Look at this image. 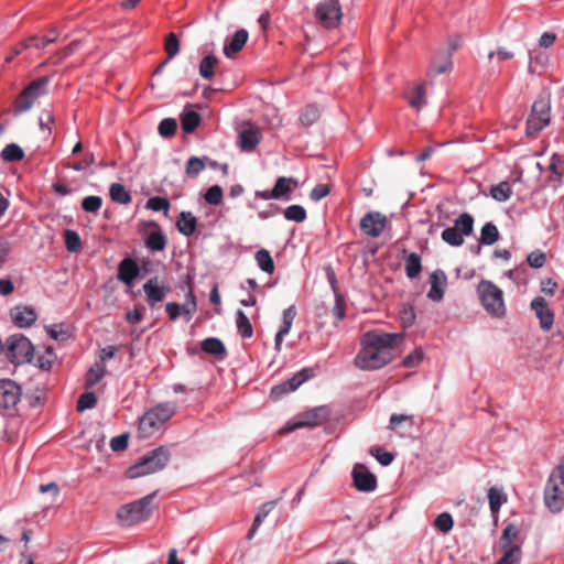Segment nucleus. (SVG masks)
Listing matches in <instances>:
<instances>
[{
    "mask_svg": "<svg viewBox=\"0 0 564 564\" xmlns=\"http://www.w3.org/2000/svg\"><path fill=\"white\" fill-rule=\"evenodd\" d=\"M23 156H24L23 150L21 149V147H19L15 143H10V144L6 145L1 152V158L8 162L20 161L23 159Z\"/></svg>",
    "mask_w": 564,
    "mask_h": 564,
    "instance_id": "c03bdc74",
    "label": "nucleus"
},
{
    "mask_svg": "<svg viewBox=\"0 0 564 564\" xmlns=\"http://www.w3.org/2000/svg\"><path fill=\"white\" fill-rule=\"evenodd\" d=\"M549 169L553 174L561 177L564 173V160H562L558 155L554 154L552 156Z\"/></svg>",
    "mask_w": 564,
    "mask_h": 564,
    "instance_id": "774afa93",
    "label": "nucleus"
},
{
    "mask_svg": "<svg viewBox=\"0 0 564 564\" xmlns=\"http://www.w3.org/2000/svg\"><path fill=\"white\" fill-rule=\"evenodd\" d=\"M544 501L552 512H558L564 508V485L550 475L544 489Z\"/></svg>",
    "mask_w": 564,
    "mask_h": 564,
    "instance_id": "f8f14e48",
    "label": "nucleus"
},
{
    "mask_svg": "<svg viewBox=\"0 0 564 564\" xmlns=\"http://www.w3.org/2000/svg\"><path fill=\"white\" fill-rule=\"evenodd\" d=\"M297 186V182L292 177L281 176L273 186V194L276 199H290L291 193Z\"/></svg>",
    "mask_w": 564,
    "mask_h": 564,
    "instance_id": "5701e85b",
    "label": "nucleus"
},
{
    "mask_svg": "<svg viewBox=\"0 0 564 564\" xmlns=\"http://www.w3.org/2000/svg\"><path fill=\"white\" fill-rule=\"evenodd\" d=\"M499 236L497 226L489 221L482 226L479 241L481 245L491 246L499 240Z\"/></svg>",
    "mask_w": 564,
    "mask_h": 564,
    "instance_id": "c85d7f7f",
    "label": "nucleus"
},
{
    "mask_svg": "<svg viewBox=\"0 0 564 564\" xmlns=\"http://www.w3.org/2000/svg\"><path fill=\"white\" fill-rule=\"evenodd\" d=\"M312 376L313 370L310 368H305L299 371L292 378L281 382L280 384L274 386L271 389V397L274 400H279L284 394L295 391L302 383L308 380Z\"/></svg>",
    "mask_w": 564,
    "mask_h": 564,
    "instance_id": "ddd939ff",
    "label": "nucleus"
},
{
    "mask_svg": "<svg viewBox=\"0 0 564 564\" xmlns=\"http://www.w3.org/2000/svg\"><path fill=\"white\" fill-rule=\"evenodd\" d=\"M64 238L66 249L69 252H78L82 249V239L75 230H65Z\"/></svg>",
    "mask_w": 564,
    "mask_h": 564,
    "instance_id": "49530a36",
    "label": "nucleus"
},
{
    "mask_svg": "<svg viewBox=\"0 0 564 564\" xmlns=\"http://www.w3.org/2000/svg\"><path fill=\"white\" fill-rule=\"evenodd\" d=\"M200 348L204 352L213 355L219 359H224L227 354L224 343L216 337H209L204 339L200 343Z\"/></svg>",
    "mask_w": 564,
    "mask_h": 564,
    "instance_id": "bb28decb",
    "label": "nucleus"
},
{
    "mask_svg": "<svg viewBox=\"0 0 564 564\" xmlns=\"http://www.w3.org/2000/svg\"><path fill=\"white\" fill-rule=\"evenodd\" d=\"M315 18L325 29H335L339 25L343 12L338 0H323L315 8Z\"/></svg>",
    "mask_w": 564,
    "mask_h": 564,
    "instance_id": "9d476101",
    "label": "nucleus"
},
{
    "mask_svg": "<svg viewBox=\"0 0 564 564\" xmlns=\"http://www.w3.org/2000/svg\"><path fill=\"white\" fill-rule=\"evenodd\" d=\"M319 117L321 110L318 109V107L315 105H307L303 109L300 120L304 126L310 127L313 123H315L319 119Z\"/></svg>",
    "mask_w": 564,
    "mask_h": 564,
    "instance_id": "79ce46f5",
    "label": "nucleus"
},
{
    "mask_svg": "<svg viewBox=\"0 0 564 564\" xmlns=\"http://www.w3.org/2000/svg\"><path fill=\"white\" fill-rule=\"evenodd\" d=\"M502 549L505 550V554L497 564H519L521 558L520 546L511 545Z\"/></svg>",
    "mask_w": 564,
    "mask_h": 564,
    "instance_id": "37998d69",
    "label": "nucleus"
},
{
    "mask_svg": "<svg viewBox=\"0 0 564 564\" xmlns=\"http://www.w3.org/2000/svg\"><path fill=\"white\" fill-rule=\"evenodd\" d=\"M421 269V257L415 252L410 253L405 260L406 276L409 279L416 278L420 274Z\"/></svg>",
    "mask_w": 564,
    "mask_h": 564,
    "instance_id": "f704fd0d",
    "label": "nucleus"
},
{
    "mask_svg": "<svg viewBox=\"0 0 564 564\" xmlns=\"http://www.w3.org/2000/svg\"><path fill=\"white\" fill-rule=\"evenodd\" d=\"M388 223L386 215L380 212H369L360 220V229L365 235L377 238L379 237Z\"/></svg>",
    "mask_w": 564,
    "mask_h": 564,
    "instance_id": "2eb2a0df",
    "label": "nucleus"
},
{
    "mask_svg": "<svg viewBox=\"0 0 564 564\" xmlns=\"http://www.w3.org/2000/svg\"><path fill=\"white\" fill-rule=\"evenodd\" d=\"M22 395L21 387L11 379L0 380V409H13Z\"/></svg>",
    "mask_w": 564,
    "mask_h": 564,
    "instance_id": "4468645a",
    "label": "nucleus"
},
{
    "mask_svg": "<svg viewBox=\"0 0 564 564\" xmlns=\"http://www.w3.org/2000/svg\"><path fill=\"white\" fill-rule=\"evenodd\" d=\"M140 273L138 263L131 259H123L118 267V279L126 284H130Z\"/></svg>",
    "mask_w": 564,
    "mask_h": 564,
    "instance_id": "412c9836",
    "label": "nucleus"
},
{
    "mask_svg": "<svg viewBox=\"0 0 564 564\" xmlns=\"http://www.w3.org/2000/svg\"><path fill=\"white\" fill-rule=\"evenodd\" d=\"M12 318L19 327H29L36 321V314L33 308L28 306H17L11 312Z\"/></svg>",
    "mask_w": 564,
    "mask_h": 564,
    "instance_id": "b1692460",
    "label": "nucleus"
},
{
    "mask_svg": "<svg viewBox=\"0 0 564 564\" xmlns=\"http://www.w3.org/2000/svg\"><path fill=\"white\" fill-rule=\"evenodd\" d=\"M403 333L368 332L362 338V348L355 358V365L361 370H376L392 360L391 349L403 339Z\"/></svg>",
    "mask_w": 564,
    "mask_h": 564,
    "instance_id": "f257e3e1",
    "label": "nucleus"
},
{
    "mask_svg": "<svg viewBox=\"0 0 564 564\" xmlns=\"http://www.w3.org/2000/svg\"><path fill=\"white\" fill-rule=\"evenodd\" d=\"M249 34L247 30L240 29L235 32L229 43L224 46V54L228 58H232L238 52H240L248 41Z\"/></svg>",
    "mask_w": 564,
    "mask_h": 564,
    "instance_id": "aec40b11",
    "label": "nucleus"
},
{
    "mask_svg": "<svg viewBox=\"0 0 564 564\" xmlns=\"http://www.w3.org/2000/svg\"><path fill=\"white\" fill-rule=\"evenodd\" d=\"M274 508V502H267L262 506L260 511L254 517L253 523L251 525V529L247 535V538L250 540L256 534L258 528L261 525L263 519L271 512V510Z\"/></svg>",
    "mask_w": 564,
    "mask_h": 564,
    "instance_id": "58836bf2",
    "label": "nucleus"
},
{
    "mask_svg": "<svg viewBox=\"0 0 564 564\" xmlns=\"http://www.w3.org/2000/svg\"><path fill=\"white\" fill-rule=\"evenodd\" d=\"M156 492L149 494L143 498L127 503L119 508L117 518L124 527H131L147 520L152 513V501Z\"/></svg>",
    "mask_w": 564,
    "mask_h": 564,
    "instance_id": "20e7f679",
    "label": "nucleus"
},
{
    "mask_svg": "<svg viewBox=\"0 0 564 564\" xmlns=\"http://www.w3.org/2000/svg\"><path fill=\"white\" fill-rule=\"evenodd\" d=\"M512 194L511 185L503 181L497 185L491 186L490 195L494 199L498 202H506L510 198Z\"/></svg>",
    "mask_w": 564,
    "mask_h": 564,
    "instance_id": "c9c22d12",
    "label": "nucleus"
},
{
    "mask_svg": "<svg viewBox=\"0 0 564 564\" xmlns=\"http://www.w3.org/2000/svg\"><path fill=\"white\" fill-rule=\"evenodd\" d=\"M551 120V102L549 97L540 96L532 105L531 113L527 120L528 135L539 133L549 126Z\"/></svg>",
    "mask_w": 564,
    "mask_h": 564,
    "instance_id": "6e6552de",
    "label": "nucleus"
},
{
    "mask_svg": "<svg viewBox=\"0 0 564 564\" xmlns=\"http://www.w3.org/2000/svg\"><path fill=\"white\" fill-rule=\"evenodd\" d=\"M205 169V163L202 159L197 156H192L188 159L186 164V174L188 176L195 177Z\"/></svg>",
    "mask_w": 564,
    "mask_h": 564,
    "instance_id": "864d4df0",
    "label": "nucleus"
},
{
    "mask_svg": "<svg viewBox=\"0 0 564 564\" xmlns=\"http://www.w3.org/2000/svg\"><path fill=\"white\" fill-rule=\"evenodd\" d=\"M327 420V412L323 408L313 409L303 413L299 419L288 422L280 431L279 434L284 435L297 429L305 426H316Z\"/></svg>",
    "mask_w": 564,
    "mask_h": 564,
    "instance_id": "9b49d317",
    "label": "nucleus"
},
{
    "mask_svg": "<svg viewBox=\"0 0 564 564\" xmlns=\"http://www.w3.org/2000/svg\"><path fill=\"white\" fill-rule=\"evenodd\" d=\"M284 217L288 220H291V221L303 223L306 219L307 214H306V210H305V208L303 206H301V205H291V206L285 208Z\"/></svg>",
    "mask_w": 564,
    "mask_h": 564,
    "instance_id": "a18cd8bd",
    "label": "nucleus"
},
{
    "mask_svg": "<svg viewBox=\"0 0 564 564\" xmlns=\"http://www.w3.org/2000/svg\"><path fill=\"white\" fill-rule=\"evenodd\" d=\"M530 307L535 313L541 329L544 332L551 330L554 324V313L549 307L546 300L542 296H538L532 300Z\"/></svg>",
    "mask_w": 564,
    "mask_h": 564,
    "instance_id": "f3484780",
    "label": "nucleus"
},
{
    "mask_svg": "<svg viewBox=\"0 0 564 564\" xmlns=\"http://www.w3.org/2000/svg\"><path fill=\"white\" fill-rule=\"evenodd\" d=\"M218 59L215 55L205 56L199 64V75L205 79H210L215 74V67Z\"/></svg>",
    "mask_w": 564,
    "mask_h": 564,
    "instance_id": "e433bc0d",
    "label": "nucleus"
},
{
    "mask_svg": "<svg viewBox=\"0 0 564 564\" xmlns=\"http://www.w3.org/2000/svg\"><path fill=\"white\" fill-rule=\"evenodd\" d=\"M170 291L171 288L160 281L158 276L149 279L143 284V292L145 294L147 302L151 307H154L156 303L162 302Z\"/></svg>",
    "mask_w": 564,
    "mask_h": 564,
    "instance_id": "dca6fc26",
    "label": "nucleus"
},
{
    "mask_svg": "<svg viewBox=\"0 0 564 564\" xmlns=\"http://www.w3.org/2000/svg\"><path fill=\"white\" fill-rule=\"evenodd\" d=\"M423 359V352L420 349L413 350L403 359V366L406 368L416 367Z\"/></svg>",
    "mask_w": 564,
    "mask_h": 564,
    "instance_id": "69168bd1",
    "label": "nucleus"
},
{
    "mask_svg": "<svg viewBox=\"0 0 564 564\" xmlns=\"http://www.w3.org/2000/svg\"><path fill=\"white\" fill-rule=\"evenodd\" d=\"M256 261L259 265V268L269 274H272L274 272V262L270 254V252L265 249H261L256 252Z\"/></svg>",
    "mask_w": 564,
    "mask_h": 564,
    "instance_id": "473e14b6",
    "label": "nucleus"
},
{
    "mask_svg": "<svg viewBox=\"0 0 564 564\" xmlns=\"http://www.w3.org/2000/svg\"><path fill=\"white\" fill-rule=\"evenodd\" d=\"M170 206L171 205L169 199L159 196L151 197L147 203V207L149 209H152L154 212L163 210L165 214L169 212Z\"/></svg>",
    "mask_w": 564,
    "mask_h": 564,
    "instance_id": "6e6d98bb",
    "label": "nucleus"
},
{
    "mask_svg": "<svg viewBox=\"0 0 564 564\" xmlns=\"http://www.w3.org/2000/svg\"><path fill=\"white\" fill-rule=\"evenodd\" d=\"M261 139V132L257 127L245 129L239 134V145L242 151L250 152L256 149Z\"/></svg>",
    "mask_w": 564,
    "mask_h": 564,
    "instance_id": "4be33fe9",
    "label": "nucleus"
},
{
    "mask_svg": "<svg viewBox=\"0 0 564 564\" xmlns=\"http://www.w3.org/2000/svg\"><path fill=\"white\" fill-rule=\"evenodd\" d=\"M170 457L169 449L160 446L142 456L134 465L129 467L127 475L133 479L158 473L167 465Z\"/></svg>",
    "mask_w": 564,
    "mask_h": 564,
    "instance_id": "f03ea898",
    "label": "nucleus"
},
{
    "mask_svg": "<svg viewBox=\"0 0 564 564\" xmlns=\"http://www.w3.org/2000/svg\"><path fill=\"white\" fill-rule=\"evenodd\" d=\"M58 33L56 30L52 29L47 35L45 36H39V35H32L29 37L30 43L35 48H44L47 45L54 43L57 40Z\"/></svg>",
    "mask_w": 564,
    "mask_h": 564,
    "instance_id": "a19ab883",
    "label": "nucleus"
},
{
    "mask_svg": "<svg viewBox=\"0 0 564 564\" xmlns=\"http://www.w3.org/2000/svg\"><path fill=\"white\" fill-rule=\"evenodd\" d=\"M454 524L453 518L449 513L443 512L434 520V527L443 533H447L452 530Z\"/></svg>",
    "mask_w": 564,
    "mask_h": 564,
    "instance_id": "09e8293b",
    "label": "nucleus"
},
{
    "mask_svg": "<svg viewBox=\"0 0 564 564\" xmlns=\"http://www.w3.org/2000/svg\"><path fill=\"white\" fill-rule=\"evenodd\" d=\"M408 422L410 427L413 426V417L410 415L404 414H392L390 416V424L389 427L393 431H397L398 427L402 424Z\"/></svg>",
    "mask_w": 564,
    "mask_h": 564,
    "instance_id": "0e129e2a",
    "label": "nucleus"
},
{
    "mask_svg": "<svg viewBox=\"0 0 564 564\" xmlns=\"http://www.w3.org/2000/svg\"><path fill=\"white\" fill-rule=\"evenodd\" d=\"M527 261L531 268L540 269L545 264L546 256L544 252L536 250L532 251L528 258Z\"/></svg>",
    "mask_w": 564,
    "mask_h": 564,
    "instance_id": "052dcab7",
    "label": "nucleus"
},
{
    "mask_svg": "<svg viewBox=\"0 0 564 564\" xmlns=\"http://www.w3.org/2000/svg\"><path fill=\"white\" fill-rule=\"evenodd\" d=\"M97 403V398L93 392L83 393L77 401V411L83 412L88 409H93Z\"/></svg>",
    "mask_w": 564,
    "mask_h": 564,
    "instance_id": "603ef678",
    "label": "nucleus"
},
{
    "mask_svg": "<svg viewBox=\"0 0 564 564\" xmlns=\"http://www.w3.org/2000/svg\"><path fill=\"white\" fill-rule=\"evenodd\" d=\"M177 230L188 237L194 234L197 227V219L191 212H181L176 220Z\"/></svg>",
    "mask_w": 564,
    "mask_h": 564,
    "instance_id": "a878e982",
    "label": "nucleus"
},
{
    "mask_svg": "<svg viewBox=\"0 0 564 564\" xmlns=\"http://www.w3.org/2000/svg\"><path fill=\"white\" fill-rule=\"evenodd\" d=\"M48 335L55 340H65L69 338L70 333L63 324L53 325L48 328Z\"/></svg>",
    "mask_w": 564,
    "mask_h": 564,
    "instance_id": "680f3d73",
    "label": "nucleus"
},
{
    "mask_svg": "<svg viewBox=\"0 0 564 564\" xmlns=\"http://www.w3.org/2000/svg\"><path fill=\"white\" fill-rule=\"evenodd\" d=\"M177 129L176 120L173 118H165L159 124V133L164 138H171L175 134Z\"/></svg>",
    "mask_w": 564,
    "mask_h": 564,
    "instance_id": "3c124183",
    "label": "nucleus"
},
{
    "mask_svg": "<svg viewBox=\"0 0 564 564\" xmlns=\"http://www.w3.org/2000/svg\"><path fill=\"white\" fill-rule=\"evenodd\" d=\"M33 345L22 334L10 336L4 345L6 357L15 365L29 362L33 358Z\"/></svg>",
    "mask_w": 564,
    "mask_h": 564,
    "instance_id": "0eeeda50",
    "label": "nucleus"
},
{
    "mask_svg": "<svg viewBox=\"0 0 564 564\" xmlns=\"http://www.w3.org/2000/svg\"><path fill=\"white\" fill-rule=\"evenodd\" d=\"M102 206V198L100 196L90 195L82 200V208L87 213H97Z\"/></svg>",
    "mask_w": 564,
    "mask_h": 564,
    "instance_id": "8fccbe9b",
    "label": "nucleus"
},
{
    "mask_svg": "<svg viewBox=\"0 0 564 564\" xmlns=\"http://www.w3.org/2000/svg\"><path fill=\"white\" fill-rule=\"evenodd\" d=\"M187 302L183 305H181L182 314H185L188 316V319L193 316V314L196 312L197 304H196V297L194 295V292L192 288H189L187 292Z\"/></svg>",
    "mask_w": 564,
    "mask_h": 564,
    "instance_id": "13d9d810",
    "label": "nucleus"
},
{
    "mask_svg": "<svg viewBox=\"0 0 564 564\" xmlns=\"http://www.w3.org/2000/svg\"><path fill=\"white\" fill-rule=\"evenodd\" d=\"M453 67V61L451 57V53L441 52L437 57L431 63L430 66V76L442 75L447 72H451Z\"/></svg>",
    "mask_w": 564,
    "mask_h": 564,
    "instance_id": "393cba45",
    "label": "nucleus"
},
{
    "mask_svg": "<svg viewBox=\"0 0 564 564\" xmlns=\"http://www.w3.org/2000/svg\"><path fill=\"white\" fill-rule=\"evenodd\" d=\"M489 507L492 514H497L501 506L507 501V496L502 490L491 487L488 490Z\"/></svg>",
    "mask_w": 564,
    "mask_h": 564,
    "instance_id": "7c9ffc66",
    "label": "nucleus"
},
{
    "mask_svg": "<svg viewBox=\"0 0 564 564\" xmlns=\"http://www.w3.org/2000/svg\"><path fill=\"white\" fill-rule=\"evenodd\" d=\"M48 77L32 80L15 98L14 115H21L32 108L34 102L47 93Z\"/></svg>",
    "mask_w": 564,
    "mask_h": 564,
    "instance_id": "423d86ee",
    "label": "nucleus"
},
{
    "mask_svg": "<svg viewBox=\"0 0 564 564\" xmlns=\"http://www.w3.org/2000/svg\"><path fill=\"white\" fill-rule=\"evenodd\" d=\"M408 100L411 107L420 110L426 104L424 84L415 86Z\"/></svg>",
    "mask_w": 564,
    "mask_h": 564,
    "instance_id": "4c0bfd02",
    "label": "nucleus"
},
{
    "mask_svg": "<svg viewBox=\"0 0 564 564\" xmlns=\"http://www.w3.org/2000/svg\"><path fill=\"white\" fill-rule=\"evenodd\" d=\"M110 198L118 204L127 205L131 202V195L120 183H113L109 189Z\"/></svg>",
    "mask_w": 564,
    "mask_h": 564,
    "instance_id": "c756f323",
    "label": "nucleus"
},
{
    "mask_svg": "<svg viewBox=\"0 0 564 564\" xmlns=\"http://www.w3.org/2000/svg\"><path fill=\"white\" fill-rule=\"evenodd\" d=\"M236 325L238 334L242 338H250L253 335V328L252 325L248 318V316L239 310L236 315Z\"/></svg>",
    "mask_w": 564,
    "mask_h": 564,
    "instance_id": "2f4dec72",
    "label": "nucleus"
},
{
    "mask_svg": "<svg viewBox=\"0 0 564 564\" xmlns=\"http://www.w3.org/2000/svg\"><path fill=\"white\" fill-rule=\"evenodd\" d=\"M518 535V529L512 525V524H509L507 525L503 531H502V535H501V546L502 547H507V546H511V542L513 539H516Z\"/></svg>",
    "mask_w": 564,
    "mask_h": 564,
    "instance_id": "e2e57ef3",
    "label": "nucleus"
},
{
    "mask_svg": "<svg viewBox=\"0 0 564 564\" xmlns=\"http://www.w3.org/2000/svg\"><path fill=\"white\" fill-rule=\"evenodd\" d=\"M175 413V405L171 402L158 404L143 414L139 422V431L143 437L151 436Z\"/></svg>",
    "mask_w": 564,
    "mask_h": 564,
    "instance_id": "39448f33",
    "label": "nucleus"
},
{
    "mask_svg": "<svg viewBox=\"0 0 564 564\" xmlns=\"http://www.w3.org/2000/svg\"><path fill=\"white\" fill-rule=\"evenodd\" d=\"M106 366L102 362H96L87 372L86 387L91 388L96 386L105 376Z\"/></svg>",
    "mask_w": 564,
    "mask_h": 564,
    "instance_id": "72a5a7b5",
    "label": "nucleus"
},
{
    "mask_svg": "<svg viewBox=\"0 0 564 564\" xmlns=\"http://www.w3.org/2000/svg\"><path fill=\"white\" fill-rule=\"evenodd\" d=\"M446 274L442 270H436L430 275V291L427 293V297L433 302H440L445 292L446 285Z\"/></svg>",
    "mask_w": 564,
    "mask_h": 564,
    "instance_id": "6ab92c4d",
    "label": "nucleus"
},
{
    "mask_svg": "<svg viewBox=\"0 0 564 564\" xmlns=\"http://www.w3.org/2000/svg\"><path fill=\"white\" fill-rule=\"evenodd\" d=\"M145 246L151 251H163L166 246V239L161 231H154L148 236Z\"/></svg>",
    "mask_w": 564,
    "mask_h": 564,
    "instance_id": "ea45409f",
    "label": "nucleus"
},
{
    "mask_svg": "<svg viewBox=\"0 0 564 564\" xmlns=\"http://www.w3.org/2000/svg\"><path fill=\"white\" fill-rule=\"evenodd\" d=\"M329 186L326 184H317L310 193V197L314 202H318L329 194Z\"/></svg>",
    "mask_w": 564,
    "mask_h": 564,
    "instance_id": "338daca9",
    "label": "nucleus"
},
{
    "mask_svg": "<svg viewBox=\"0 0 564 564\" xmlns=\"http://www.w3.org/2000/svg\"><path fill=\"white\" fill-rule=\"evenodd\" d=\"M205 200L210 205H218L223 200V188L219 185H213L204 195Z\"/></svg>",
    "mask_w": 564,
    "mask_h": 564,
    "instance_id": "5fc2aeb1",
    "label": "nucleus"
},
{
    "mask_svg": "<svg viewBox=\"0 0 564 564\" xmlns=\"http://www.w3.org/2000/svg\"><path fill=\"white\" fill-rule=\"evenodd\" d=\"M474 231V218L468 213L460 214L454 221L453 227L443 230L441 238L452 247L463 246L465 236H470Z\"/></svg>",
    "mask_w": 564,
    "mask_h": 564,
    "instance_id": "1a4fd4ad",
    "label": "nucleus"
},
{
    "mask_svg": "<svg viewBox=\"0 0 564 564\" xmlns=\"http://www.w3.org/2000/svg\"><path fill=\"white\" fill-rule=\"evenodd\" d=\"M295 316H296V310L293 305L289 306L288 308H285L283 311V322L280 327L282 333H290Z\"/></svg>",
    "mask_w": 564,
    "mask_h": 564,
    "instance_id": "bf43d9fd",
    "label": "nucleus"
},
{
    "mask_svg": "<svg viewBox=\"0 0 564 564\" xmlns=\"http://www.w3.org/2000/svg\"><path fill=\"white\" fill-rule=\"evenodd\" d=\"M32 45L30 43L29 37L24 39L23 41L19 42L14 46L11 47L10 53L4 57V63L9 64L11 63L14 57L20 55L23 51L30 48Z\"/></svg>",
    "mask_w": 564,
    "mask_h": 564,
    "instance_id": "4d7b16f0",
    "label": "nucleus"
},
{
    "mask_svg": "<svg viewBox=\"0 0 564 564\" xmlns=\"http://www.w3.org/2000/svg\"><path fill=\"white\" fill-rule=\"evenodd\" d=\"M200 123V116L198 112L194 111V110H184L181 115V124H182V129L186 132V133H191L193 131H195V129L199 126Z\"/></svg>",
    "mask_w": 564,
    "mask_h": 564,
    "instance_id": "cd10ccee",
    "label": "nucleus"
},
{
    "mask_svg": "<svg viewBox=\"0 0 564 564\" xmlns=\"http://www.w3.org/2000/svg\"><path fill=\"white\" fill-rule=\"evenodd\" d=\"M477 294L481 305L489 315L497 318L506 315L503 292L495 283L481 280L477 285Z\"/></svg>",
    "mask_w": 564,
    "mask_h": 564,
    "instance_id": "7ed1b4c3",
    "label": "nucleus"
},
{
    "mask_svg": "<svg viewBox=\"0 0 564 564\" xmlns=\"http://www.w3.org/2000/svg\"><path fill=\"white\" fill-rule=\"evenodd\" d=\"M164 50L167 58L171 59L180 52V41L175 33H169L165 37Z\"/></svg>",
    "mask_w": 564,
    "mask_h": 564,
    "instance_id": "de8ad7c7",
    "label": "nucleus"
},
{
    "mask_svg": "<svg viewBox=\"0 0 564 564\" xmlns=\"http://www.w3.org/2000/svg\"><path fill=\"white\" fill-rule=\"evenodd\" d=\"M354 485L359 491H373L377 487L376 476L362 464H356L352 468Z\"/></svg>",
    "mask_w": 564,
    "mask_h": 564,
    "instance_id": "a211bd4d",
    "label": "nucleus"
}]
</instances>
